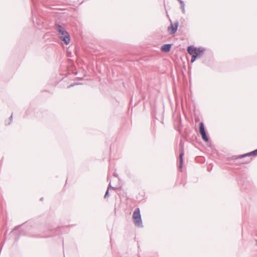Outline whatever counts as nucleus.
Segmentation results:
<instances>
[{
	"label": "nucleus",
	"mask_w": 257,
	"mask_h": 257,
	"mask_svg": "<svg viewBox=\"0 0 257 257\" xmlns=\"http://www.w3.org/2000/svg\"><path fill=\"white\" fill-rule=\"evenodd\" d=\"M55 29L57 32L60 39L64 42L66 45H68L70 41V37L69 33L65 29L58 24L55 25Z\"/></svg>",
	"instance_id": "1"
},
{
	"label": "nucleus",
	"mask_w": 257,
	"mask_h": 257,
	"mask_svg": "<svg viewBox=\"0 0 257 257\" xmlns=\"http://www.w3.org/2000/svg\"><path fill=\"white\" fill-rule=\"evenodd\" d=\"M133 221L135 225L138 227H143L142 220L139 208H137L133 213Z\"/></svg>",
	"instance_id": "2"
},
{
	"label": "nucleus",
	"mask_w": 257,
	"mask_h": 257,
	"mask_svg": "<svg viewBox=\"0 0 257 257\" xmlns=\"http://www.w3.org/2000/svg\"><path fill=\"white\" fill-rule=\"evenodd\" d=\"M24 224H23L21 225H18L15 227L11 232V234H15L16 235L15 239V241H17L19 240V237L21 235H25V234L24 230L22 229V228L19 229Z\"/></svg>",
	"instance_id": "3"
},
{
	"label": "nucleus",
	"mask_w": 257,
	"mask_h": 257,
	"mask_svg": "<svg viewBox=\"0 0 257 257\" xmlns=\"http://www.w3.org/2000/svg\"><path fill=\"white\" fill-rule=\"evenodd\" d=\"M251 156H257V149L249 152L246 154L240 155H235L232 156L229 159L230 160H235L237 159H241L246 157H249Z\"/></svg>",
	"instance_id": "4"
},
{
	"label": "nucleus",
	"mask_w": 257,
	"mask_h": 257,
	"mask_svg": "<svg viewBox=\"0 0 257 257\" xmlns=\"http://www.w3.org/2000/svg\"><path fill=\"white\" fill-rule=\"evenodd\" d=\"M205 51V49L203 48H197L194 55H193L191 59V62L193 63L197 58L202 57Z\"/></svg>",
	"instance_id": "5"
},
{
	"label": "nucleus",
	"mask_w": 257,
	"mask_h": 257,
	"mask_svg": "<svg viewBox=\"0 0 257 257\" xmlns=\"http://www.w3.org/2000/svg\"><path fill=\"white\" fill-rule=\"evenodd\" d=\"M199 133L202 136V138L205 142L209 141V138L207 136L206 132L205 129L204 125L203 122L199 123Z\"/></svg>",
	"instance_id": "6"
},
{
	"label": "nucleus",
	"mask_w": 257,
	"mask_h": 257,
	"mask_svg": "<svg viewBox=\"0 0 257 257\" xmlns=\"http://www.w3.org/2000/svg\"><path fill=\"white\" fill-rule=\"evenodd\" d=\"M179 26V22L176 21L173 24L171 23V25L168 27L167 30L171 35L174 34L177 30Z\"/></svg>",
	"instance_id": "7"
},
{
	"label": "nucleus",
	"mask_w": 257,
	"mask_h": 257,
	"mask_svg": "<svg viewBox=\"0 0 257 257\" xmlns=\"http://www.w3.org/2000/svg\"><path fill=\"white\" fill-rule=\"evenodd\" d=\"M172 46L171 44H164L161 47V50L165 52H168L170 51Z\"/></svg>",
	"instance_id": "8"
},
{
	"label": "nucleus",
	"mask_w": 257,
	"mask_h": 257,
	"mask_svg": "<svg viewBox=\"0 0 257 257\" xmlns=\"http://www.w3.org/2000/svg\"><path fill=\"white\" fill-rule=\"evenodd\" d=\"M197 48L194 47H193L192 46H190L187 48L188 53L189 54L191 55L192 56L193 55H194L195 52L196 51Z\"/></svg>",
	"instance_id": "9"
},
{
	"label": "nucleus",
	"mask_w": 257,
	"mask_h": 257,
	"mask_svg": "<svg viewBox=\"0 0 257 257\" xmlns=\"http://www.w3.org/2000/svg\"><path fill=\"white\" fill-rule=\"evenodd\" d=\"M53 234H54L53 233H52V234H45V235H41L40 234H37V235H36L35 236L37 237H49V236L52 235Z\"/></svg>",
	"instance_id": "10"
},
{
	"label": "nucleus",
	"mask_w": 257,
	"mask_h": 257,
	"mask_svg": "<svg viewBox=\"0 0 257 257\" xmlns=\"http://www.w3.org/2000/svg\"><path fill=\"white\" fill-rule=\"evenodd\" d=\"M184 162H179V163L178 165V167L179 168V169L180 171L182 172V167L183 165Z\"/></svg>",
	"instance_id": "11"
},
{
	"label": "nucleus",
	"mask_w": 257,
	"mask_h": 257,
	"mask_svg": "<svg viewBox=\"0 0 257 257\" xmlns=\"http://www.w3.org/2000/svg\"><path fill=\"white\" fill-rule=\"evenodd\" d=\"M109 197V191H108V189H107L105 193V195H104V198L105 199H106L107 198H108Z\"/></svg>",
	"instance_id": "12"
},
{
	"label": "nucleus",
	"mask_w": 257,
	"mask_h": 257,
	"mask_svg": "<svg viewBox=\"0 0 257 257\" xmlns=\"http://www.w3.org/2000/svg\"><path fill=\"white\" fill-rule=\"evenodd\" d=\"M110 189H115V187L111 186V182H110L109 183V185L108 186V187H107V189H108V191H109Z\"/></svg>",
	"instance_id": "13"
},
{
	"label": "nucleus",
	"mask_w": 257,
	"mask_h": 257,
	"mask_svg": "<svg viewBox=\"0 0 257 257\" xmlns=\"http://www.w3.org/2000/svg\"><path fill=\"white\" fill-rule=\"evenodd\" d=\"M184 155V153L183 152H181L179 155V161H183V157Z\"/></svg>",
	"instance_id": "14"
},
{
	"label": "nucleus",
	"mask_w": 257,
	"mask_h": 257,
	"mask_svg": "<svg viewBox=\"0 0 257 257\" xmlns=\"http://www.w3.org/2000/svg\"><path fill=\"white\" fill-rule=\"evenodd\" d=\"M178 1L179 2L181 7H183V6H185V4L182 0H178Z\"/></svg>",
	"instance_id": "15"
},
{
	"label": "nucleus",
	"mask_w": 257,
	"mask_h": 257,
	"mask_svg": "<svg viewBox=\"0 0 257 257\" xmlns=\"http://www.w3.org/2000/svg\"><path fill=\"white\" fill-rule=\"evenodd\" d=\"M12 119H13V114H12V115H11V116L10 117V122H8V123H7L6 124H8V125L10 124L11 123V122H12Z\"/></svg>",
	"instance_id": "16"
},
{
	"label": "nucleus",
	"mask_w": 257,
	"mask_h": 257,
	"mask_svg": "<svg viewBox=\"0 0 257 257\" xmlns=\"http://www.w3.org/2000/svg\"><path fill=\"white\" fill-rule=\"evenodd\" d=\"M64 228L63 227H59L57 228V229L56 230V231H59V232H60V230H61L62 229H63Z\"/></svg>",
	"instance_id": "17"
},
{
	"label": "nucleus",
	"mask_w": 257,
	"mask_h": 257,
	"mask_svg": "<svg viewBox=\"0 0 257 257\" xmlns=\"http://www.w3.org/2000/svg\"><path fill=\"white\" fill-rule=\"evenodd\" d=\"M211 166V164H209L208 166L207 167H208V172H210L211 169H212V166H211V168H210L209 167Z\"/></svg>",
	"instance_id": "18"
},
{
	"label": "nucleus",
	"mask_w": 257,
	"mask_h": 257,
	"mask_svg": "<svg viewBox=\"0 0 257 257\" xmlns=\"http://www.w3.org/2000/svg\"><path fill=\"white\" fill-rule=\"evenodd\" d=\"M182 11L183 14H185V6H183V7H181Z\"/></svg>",
	"instance_id": "19"
},
{
	"label": "nucleus",
	"mask_w": 257,
	"mask_h": 257,
	"mask_svg": "<svg viewBox=\"0 0 257 257\" xmlns=\"http://www.w3.org/2000/svg\"><path fill=\"white\" fill-rule=\"evenodd\" d=\"M78 84V83H72V84H71L69 86V87H72V86H74V85H77Z\"/></svg>",
	"instance_id": "20"
},
{
	"label": "nucleus",
	"mask_w": 257,
	"mask_h": 257,
	"mask_svg": "<svg viewBox=\"0 0 257 257\" xmlns=\"http://www.w3.org/2000/svg\"><path fill=\"white\" fill-rule=\"evenodd\" d=\"M113 175L114 177H117V176H118L117 174H116V173H115V172H114V173H113Z\"/></svg>",
	"instance_id": "21"
},
{
	"label": "nucleus",
	"mask_w": 257,
	"mask_h": 257,
	"mask_svg": "<svg viewBox=\"0 0 257 257\" xmlns=\"http://www.w3.org/2000/svg\"><path fill=\"white\" fill-rule=\"evenodd\" d=\"M43 200V197H42L41 199H40V200L41 201H42Z\"/></svg>",
	"instance_id": "22"
},
{
	"label": "nucleus",
	"mask_w": 257,
	"mask_h": 257,
	"mask_svg": "<svg viewBox=\"0 0 257 257\" xmlns=\"http://www.w3.org/2000/svg\"><path fill=\"white\" fill-rule=\"evenodd\" d=\"M256 245H257V240H256Z\"/></svg>",
	"instance_id": "23"
}]
</instances>
